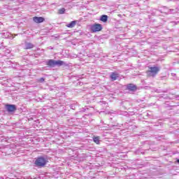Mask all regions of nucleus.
<instances>
[{"label":"nucleus","mask_w":179,"mask_h":179,"mask_svg":"<svg viewBox=\"0 0 179 179\" xmlns=\"http://www.w3.org/2000/svg\"><path fill=\"white\" fill-rule=\"evenodd\" d=\"M47 163H48V159L43 156L37 157L34 162L36 167H44Z\"/></svg>","instance_id":"f257e3e1"},{"label":"nucleus","mask_w":179,"mask_h":179,"mask_svg":"<svg viewBox=\"0 0 179 179\" xmlns=\"http://www.w3.org/2000/svg\"><path fill=\"white\" fill-rule=\"evenodd\" d=\"M46 65L50 68H55V66H62V65H65V62L61 60L49 59L46 62Z\"/></svg>","instance_id":"f03ea898"},{"label":"nucleus","mask_w":179,"mask_h":179,"mask_svg":"<svg viewBox=\"0 0 179 179\" xmlns=\"http://www.w3.org/2000/svg\"><path fill=\"white\" fill-rule=\"evenodd\" d=\"M160 72V67L159 66H154L150 67V70H148L146 73L148 76H152V78H155L156 75H157Z\"/></svg>","instance_id":"7ed1b4c3"},{"label":"nucleus","mask_w":179,"mask_h":179,"mask_svg":"<svg viewBox=\"0 0 179 179\" xmlns=\"http://www.w3.org/2000/svg\"><path fill=\"white\" fill-rule=\"evenodd\" d=\"M90 29L92 33H97V31H101L103 30V25L101 24H94L91 26Z\"/></svg>","instance_id":"20e7f679"},{"label":"nucleus","mask_w":179,"mask_h":179,"mask_svg":"<svg viewBox=\"0 0 179 179\" xmlns=\"http://www.w3.org/2000/svg\"><path fill=\"white\" fill-rule=\"evenodd\" d=\"M6 108L8 113H13V111H16V106L8 104L6 106Z\"/></svg>","instance_id":"39448f33"},{"label":"nucleus","mask_w":179,"mask_h":179,"mask_svg":"<svg viewBox=\"0 0 179 179\" xmlns=\"http://www.w3.org/2000/svg\"><path fill=\"white\" fill-rule=\"evenodd\" d=\"M110 78L111 80H117L120 78V74L117 72H113L110 73Z\"/></svg>","instance_id":"423d86ee"},{"label":"nucleus","mask_w":179,"mask_h":179,"mask_svg":"<svg viewBox=\"0 0 179 179\" xmlns=\"http://www.w3.org/2000/svg\"><path fill=\"white\" fill-rule=\"evenodd\" d=\"M33 20L35 22V23H43L45 19L43 17H34Z\"/></svg>","instance_id":"0eeeda50"},{"label":"nucleus","mask_w":179,"mask_h":179,"mask_svg":"<svg viewBox=\"0 0 179 179\" xmlns=\"http://www.w3.org/2000/svg\"><path fill=\"white\" fill-rule=\"evenodd\" d=\"M178 10V8H176V9H168L167 11H164V13L165 15H170V13H177Z\"/></svg>","instance_id":"6e6552de"},{"label":"nucleus","mask_w":179,"mask_h":179,"mask_svg":"<svg viewBox=\"0 0 179 179\" xmlns=\"http://www.w3.org/2000/svg\"><path fill=\"white\" fill-rule=\"evenodd\" d=\"M127 89L129 92H134L135 90V85L134 84H128L127 85Z\"/></svg>","instance_id":"1a4fd4ad"},{"label":"nucleus","mask_w":179,"mask_h":179,"mask_svg":"<svg viewBox=\"0 0 179 179\" xmlns=\"http://www.w3.org/2000/svg\"><path fill=\"white\" fill-rule=\"evenodd\" d=\"M34 47V45L31 43H25V50H31V48H33Z\"/></svg>","instance_id":"9d476101"},{"label":"nucleus","mask_w":179,"mask_h":179,"mask_svg":"<svg viewBox=\"0 0 179 179\" xmlns=\"http://www.w3.org/2000/svg\"><path fill=\"white\" fill-rule=\"evenodd\" d=\"M100 20H101V22H103L104 23H106V22H107V20H108V16H107L106 15H102L100 17Z\"/></svg>","instance_id":"9b49d317"},{"label":"nucleus","mask_w":179,"mask_h":179,"mask_svg":"<svg viewBox=\"0 0 179 179\" xmlns=\"http://www.w3.org/2000/svg\"><path fill=\"white\" fill-rule=\"evenodd\" d=\"M66 26H67V27L72 29L74 26H76V21H72Z\"/></svg>","instance_id":"f8f14e48"},{"label":"nucleus","mask_w":179,"mask_h":179,"mask_svg":"<svg viewBox=\"0 0 179 179\" xmlns=\"http://www.w3.org/2000/svg\"><path fill=\"white\" fill-rule=\"evenodd\" d=\"M93 141L95 143H96V145H99L100 144V137L96 136V137H94L93 138Z\"/></svg>","instance_id":"ddd939ff"},{"label":"nucleus","mask_w":179,"mask_h":179,"mask_svg":"<svg viewBox=\"0 0 179 179\" xmlns=\"http://www.w3.org/2000/svg\"><path fill=\"white\" fill-rule=\"evenodd\" d=\"M64 13H65V8H62L59 9V10H58L59 15H64Z\"/></svg>","instance_id":"4468645a"},{"label":"nucleus","mask_w":179,"mask_h":179,"mask_svg":"<svg viewBox=\"0 0 179 179\" xmlns=\"http://www.w3.org/2000/svg\"><path fill=\"white\" fill-rule=\"evenodd\" d=\"M164 8V10H157L159 12H160L161 13H164V12H167V10L169 9V8H167V7H166V6H164L163 7Z\"/></svg>","instance_id":"2eb2a0df"},{"label":"nucleus","mask_w":179,"mask_h":179,"mask_svg":"<svg viewBox=\"0 0 179 179\" xmlns=\"http://www.w3.org/2000/svg\"><path fill=\"white\" fill-rule=\"evenodd\" d=\"M155 92L156 93H166V92H163V91H162V90H159V89L155 90Z\"/></svg>","instance_id":"dca6fc26"},{"label":"nucleus","mask_w":179,"mask_h":179,"mask_svg":"<svg viewBox=\"0 0 179 179\" xmlns=\"http://www.w3.org/2000/svg\"><path fill=\"white\" fill-rule=\"evenodd\" d=\"M44 80H45L44 79V78H40V79L38 80V82H41V83H43V82H44Z\"/></svg>","instance_id":"f3484780"},{"label":"nucleus","mask_w":179,"mask_h":179,"mask_svg":"<svg viewBox=\"0 0 179 179\" xmlns=\"http://www.w3.org/2000/svg\"><path fill=\"white\" fill-rule=\"evenodd\" d=\"M23 179H34V178H24Z\"/></svg>","instance_id":"a211bd4d"},{"label":"nucleus","mask_w":179,"mask_h":179,"mask_svg":"<svg viewBox=\"0 0 179 179\" xmlns=\"http://www.w3.org/2000/svg\"><path fill=\"white\" fill-rule=\"evenodd\" d=\"M136 90H138V87L135 86V91L136 92Z\"/></svg>","instance_id":"6ab92c4d"},{"label":"nucleus","mask_w":179,"mask_h":179,"mask_svg":"<svg viewBox=\"0 0 179 179\" xmlns=\"http://www.w3.org/2000/svg\"><path fill=\"white\" fill-rule=\"evenodd\" d=\"M171 75H172V76H176V74H174V73H172Z\"/></svg>","instance_id":"aec40b11"},{"label":"nucleus","mask_w":179,"mask_h":179,"mask_svg":"<svg viewBox=\"0 0 179 179\" xmlns=\"http://www.w3.org/2000/svg\"><path fill=\"white\" fill-rule=\"evenodd\" d=\"M177 163H178V164H179V159H177Z\"/></svg>","instance_id":"412c9836"},{"label":"nucleus","mask_w":179,"mask_h":179,"mask_svg":"<svg viewBox=\"0 0 179 179\" xmlns=\"http://www.w3.org/2000/svg\"><path fill=\"white\" fill-rule=\"evenodd\" d=\"M138 33H139V31H137L136 33V34H138Z\"/></svg>","instance_id":"4be33fe9"},{"label":"nucleus","mask_w":179,"mask_h":179,"mask_svg":"<svg viewBox=\"0 0 179 179\" xmlns=\"http://www.w3.org/2000/svg\"><path fill=\"white\" fill-rule=\"evenodd\" d=\"M3 37H5L6 38V37H8V36H3Z\"/></svg>","instance_id":"5701e85b"},{"label":"nucleus","mask_w":179,"mask_h":179,"mask_svg":"<svg viewBox=\"0 0 179 179\" xmlns=\"http://www.w3.org/2000/svg\"><path fill=\"white\" fill-rule=\"evenodd\" d=\"M161 79H163V77H161Z\"/></svg>","instance_id":"b1692460"},{"label":"nucleus","mask_w":179,"mask_h":179,"mask_svg":"<svg viewBox=\"0 0 179 179\" xmlns=\"http://www.w3.org/2000/svg\"><path fill=\"white\" fill-rule=\"evenodd\" d=\"M177 97H178V96H176V99H177Z\"/></svg>","instance_id":"393cba45"}]
</instances>
